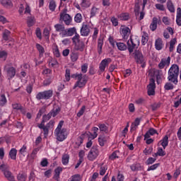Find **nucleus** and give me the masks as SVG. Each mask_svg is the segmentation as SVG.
I'll return each instance as SVG.
<instances>
[{"instance_id": "1", "label": "nucleus", "mask_w": 181, "mask_h": 181, "mask_svg": "<svg viewBox=\"0 0 181 181\" xmlns=\"http://www.w3.org/2000/svg\"><path fill=\"white\" fill-rule=\"evenodd\" d=\"M139 39L129 37V40L127 41L128 50L130 56L134 57L136 63L137 64H141V67H145L146 64H145V58H144V54L142 52L138 49L134 50V49H138L139 47Z\"/></svg>"}, {"instance_id": "2", "label": "nucleus", "mask_w": 181, "mask_h": 181, "mask_svg": "<svg viewBox=\"0 0 181 181\" xmlns=\"http://www.w3.org/2000/svg\"><path fill=\"white\" fill-rule=\"evenodd\" d=\"M56 33H59L61 37H70L74 35L76 28H66L64 24L57 23L54 25Z\"/></svg>"}, {"instance_id": "3", "label": "nucleus", "mask_w": 181, "mask_h": 181, "mask_svg": "<svg viewBox=\"0 0 181 181\" xmlns=\"http://www.w3.org/2000/svg\"><path fill=\"white\" fill-rule=\"evenodd\" d=\"M71 78L76 80L73 87L74 90H76V88H84L88 81V76L87 75H83V74L78 72L71 74Z\"/></svg>"}, {"instance_id": "4", "label": "nucleus", "mask_w": 181, "mask_h": 181, "mask_svg": "<svg viewBox=\"0 0 181 181\" xmlns=\"http://www.w3.org/2000/svg\"><path fill=\"white\" fill-rule=\"evenodd\" d=\"M64 124V121L61 120L54 130V135L59 142H63V141L67 139V136H69V131L67 129L63 128Z\"/></svg>"}, {"instance_id": "5", "label": "nucleus", "mask_w": 181, "mask_h": 181, "mask_svg": "<svg viewBox=\"0 0 181 181\" xmlns=\"http://www.w3.org/2000/svg\"><path fill=\"white\" fill-rule=\"evenodd\" d=\"M179 77V66L177 64H173L168 70V80L170 81L175 86H177L179 81L177 80Z\"/></svg>"}, {"instance_id": "6", "label": "nucleus", "mask_w": 181, "mask_h": 181, "mask_svg": "<svg viewBox=\"0 0 181 181\" xmlns=\"http://www.w3.org/2000/svg\"><path fill=\"white\" fill-rule=\"evenodd\" d=\"M0 170L4 173V177L8 181H15V176L12 174V172L9 170V165L6 164L0 165Z\"/></svg>"}, {"instance_id": "7", "label": "nucleus", "mask_w": 181, "mask_h": 181, "mask_svg": "<svg viewBox=\"0 0 181 181\" xmlns=\"http://www.w3.org/2000/svg\"><path fill=\"white\" fill-rule=\"evenodd\" d=\"M4 71L6 73L8 80H12V78H14L16 76V68L9 64H6L4 66Z\"/></svg>"}, {"instance_id": "8", "label": "nucleus", "mask_w": 181, "mask_h": 181, "mask_svg": "<svg viewBox=\"0 0 181 181\" xmlns=\"http://www.w3.org/2000/svg\"><path fill=\"white\" fill-rule=\"evenodd\" d=\"M53 97V90H44L36 95V100H50Z\"/></svg>"}, {"instance_id": "9", "label": "nucleus", "mask_w": 181, "mask_h": 181, "mask_svg": "<svg viewBox=\"0 0 181 181\" xmlns=\"http://www.w3.org/2000/svg\"><path fill=\"white\" fill-rule=\"evenodd\" d=\"M98 155H100L98 146H93L88 154V159L91 161L95 160L96 158H98Z\"/></svg>"}, {"instance_id": "10", "label": "nucleus", "mask_w": 181, "mask_h": 181, "mask_svg": "<svg viewBox=\"0 0 181 181\" xmlns=\"http://www.w3.org/2000/svg\"><path fill=\"white\" fill-rule=\"evenodd\" d=\"M119 33L124 40H128L129 35H131V29L127 25H121L119 28Z\"/></svg>"}, {"instance_id": "11", "label": "nucleus", "mask_w": 181, "mask_h": 181, "mask_svg": "<svg viewBox=\"0 0 181 181\" xmlns=\"http://www.w3.org/2000/svg\"><path fill=\"white\" fill-rule=\"evenodd\" d=\"M156 88V84L155 83V78H151L149 79V84L147 86L148 95H155Z\"/></svg>"}, {"instance_id": "12", "label": "nucleus", "mask_w": 181, "mask_h": 181, "mask_svg": "<svg viewBox=\"0 0 181 181\" xmlns=\"http://www.w3.org/2000/svg\"><path fill=\"white\" fill-rule=\"evenodd\" d=\"M112 62V59H111V58H106L103 59L99 64V70L102 73H104V71H105V67L108 66L110 63H111Z\"/></svg>"}, {"instance_id": "13", "label": "nucleus", "mask_w": 181, "mask_h": 181, "mask_svg": "<svg viewBox=\"0 0 181 181\" xmlns=\"http://www.w3.org/2000/svg\"><path fill=\"white\" fill-rule=\"evenodd\" d=\"M60 21H63L66 25V26H69L70 23H71V16L67 13H62L60 14Z\"/></svg>"}, {"instance_id": "14", "label": "nucleus", "mask_w": 181, "mask_h": 181, "mask_svg": "<svg viewBox=\"0 0 181 181\" xmlns=\"http://www.w3.org/2000/svg\"><path fill=\"white\" fill-rule=\"evenodd\" d=\"M158 135V131L154 128H150L146 133L144 134V141H146L148 138H151V136H153V135Z\"/></svg>"}, {"instance_id": "15", "label": "nucleus", "mask_w": 181, "mask_h": 181, "mask_svg": "<svg viewBox=\"0 0 181 181\" xmlns=\"http://www.w3.org/2000/svg\"><path fill=\"white\" fill-rule=\"evenodd\" d=\"M170 64V57L168 58H163L160 63L158 64V69H165V66H169Z\"/></svg>"}, {"instance_id": "16", "label": "nucleus", "mask_w": 181, "mask_h": 181, "mask_svg": "<svg viewBox=\"0 0 181 181\" xmlns=\"http://www.w3.org/2000/svg\"><path fill=\"white\" fill-rule=\"evenodd\" d=\"M98 127L99 128L100 132H102L103 134H108V124L107 123H99L98 124Z\"/></svg>"}, {"instance_id": "17", "label": "nucleus", "mask_w": 181, "mask_h": 181, "mask_svg": "<svg viewBox=\"0 0 181 181\" xmlns=\"http://www.w3.org/2000/svg\"><path fill=\"white\" fill-rule=\"evenodd\" d=\"M90 35V28L87 25H83L81 28V36L87 37Z\"/></svg>"}, {"instance_id": "18", "label": "nucleus", "mask_w": 181, "mask_h": 181, "mask_svg": "<svg viewBox=\"0 0 181 181\" xmlns=\"http://www.w3.org/2000/svg\"><path fill=\"white\" fill-rule=\"evenodd\" d=\"M107 139H108V137L106 136L105 134H100L98 139L100 146H104Z\"/></svg>"}, {"instance_id": "19", "label": "nucleus", "mask_w": 181, "mask_h": 181, "mask_svg": "<svg viewBox=\"0 0 181 181\" xmlns=\"http://www.w3.org/2000/svg\"><path fill=\"white\" fill-rule=\"evenodd\" d=\"M63 172V168L62 167H57L54 169V175L53 176V179L57 181H59L60 179V173Z\"/></svg>"}, {"instance_id": "20", "label": "nucleus", "mask_w": 181, "mask_h": 181, "mask_svg": "<svg viewBox=\"0 0 181 181\" xmlns=\"http://www.w3.org/2000/svg\"><path fill=\"white\" fill-rule=\"evenodd\" d=\"M163 41L162 38H158L155 42V47L156 50H162L163 49Z\"/></svg>"}, {"instance_id": "21", "label": "nucleus", "mask_w": 181, "mask_h": 181, "mask_svg": "<svg viewBox=\"0 0 181 181\" xmlns=\"http://www.w3.org/2000/svg\"><path fill=\"white\" fill-rule=\"evenodd\" d=\"M12 108L13 110H17L18 111H21L22 114H25L26 112V110H25V108H23V107H22V105H21V103H13Z\"/></svg>"}, {"instance_id": "22", "label": "nucleus", "mask_w": 181, "mask_h": 181, "mask_svg": "<svg viewBox=\"0 0 181 181\" xmlns=\"http://www.w3.org/2000/svg\"><path fill=\"white\" fill-rule=\"evenodd\" d=\"M158 18L154 17L153 18L152 22L150 25V29L152 30V32H155V30L158 28Z\"/></svg>"}, {"instance_id": "23", "label": "nucleus", "mask_w": 181, "mask_h": 181, "mask_svg": "<svg viewBox=\"0 0 181 181\" xmlns=\"http://www.w3.org/2000/svg\"><path fill=\"white\" fill-rule=\"evenodd\" d=\"M16 155H18V150L15 148H12L8 153L9 158H11L12 160H16Z\"/></svg>"}, {"instance_id": "24", "label": "nucleus", "mask_w": 181, "mask_h": 181, "mask_svg": "<svg viewBox=\"0 0 181 181\" xmlns=\"http://www.w3.org/2000/svg\"><path fill=\"white\" fill-rule=\"evenodd\" d=\"M160 145L163 146V149H166V146L169 145V136L165 135L160 141Z\"/></svg>"}, {"instance_id": "25", "label": "nucleus", "mask_w": 181, "mask_h": 181, "mask_svg": "<svg viewBox=\"0 0 181 181\" xmlns=\"http://www.w3.org/2000/svg\"><path fill=\"white\" fill-rule=\"evenodd\" d=\"M130 168L132 172H138L139 170H143L144 167L141 165V163H134L130 166Z\"/></svg>"}, {"instance_id": "26", "label": "nucleus", "mask_w": 181, "mask_h": 181, "mask_svg": "<svg viewBox=\"0 0 181 181\" xmlns=\"http://www.w3.org/2000/svg\"><path fill=\"white\" fill-rule=\"evenodd\" d=\"M35 47L39 52V57H40V58L43 57V55L45 54V47H43V46L40 45V44H39V43H37L35 45Z\"/></svg>"}, {"instance_id": "27", "label": "nucleus", "mask_w": 181, "mask_h": 181, "mask_svg": "<svg viewBox=\"0 0 181 181\" xmlns=\"http://www.w3.org/2000/svg\"><path fill=\"white\" fill-rule=\"evenodd\" d=\"M141 124V119L136 118L134 122L131 124V131H136L138 126Z\"/></svg>"}, {"instance_id": "28", "label": "nucleus", "mask_w": 181, "mask_h": 181, "mask_svg": "<svg viewBox=\"0 0 181 181\" xmlns=\"http://www.w3.org/2000/svg\"><path fill=\"white\" fill-rule=\"evenodd\" d=\"M69 160L70 155H69L68 153L63 154L62 159V165H64V166H67V165H69Z\"/></svg>"}, {"instance_id": "29", "label": "nucleus", "mask_w": 181, "mask_h": 181, "mask_svg": "<svg viewBox=\"0 0 181 181\" xmlns=\"http://www.w3.org/2000/svg\"><path fill=\"white\" fill-rule=\"evenodd\" d=\"M116 46L118 50H120L121 52H125V50L128 49V45L127 46V45L123 42H116Z\"/></svg>"}, {"instance_id": "30", "label": "nucleus", "mask_w": 181, "mask_h": 181, "mask_svg": "<svg viewBox=\"0 0 181 181\" xmlns=\"http://www.w3.org/2000/svg\"><path fill=\"white\" fill-rule=\"evenodd\" d=\"M104 45V40L103 38H98V53L101 54L103 53V45Z\"/></svg>"}, {"instance_id": "31", "label": "nucleus", "mask_w": 181, "mask_h": 181, "mask_svg": "<svg viewBox=\"0 0 181 181\" xmlns=\"http://www.w3.org/2000/svg\"><path fill=\"white\" fill-rule=\"evenodd\" d=\"M117 18H119L120 21H129V18H131V16H129V13H122L117 16Z\"/></svg>"}, {"instance_id": "32", "label": "nucleus", "mask_w": 181, "mask_h": 181, "mask_svg": "<svg viewBox=\"0 0 181 181\" xmlns=\"http://www.w3.org/2000/svg\"><path fill=\"white\" fill-rule=\"evenodd\" d=\"M75 46V48L76 49V50H79L80 52H83V50H84V42H83V41H78V42H76V44H74Z\"/></svg>"}, {"instance_id": "33", "label": "nucleus", "mask_w": 181, "mask_h": 181, "mask_svg": "<svg viewBox=\"0 0 181 181\" xmlns=\"http://www.w3.org/2000/svg\"><path fill=\"white\" fill-rule=\"evenodd\" d=\"M167 8L171 13H175V5H173V2H172V0H168Z\"/></svg>"}, {"instance_id": "34", "label": "nucleus", "mask_w": 181, "mask_h": 181, "mask_svg": "<svg viewBox=\"0 0 181 181\" xmlns=\"http://www.w3.org/2000/svg\"><path fill=\"white\" fill-rule=\"evenodd\" d=\"M176 23L178 26H181V8H180V7H178L177 8Z\"/></svg>"}, {"instance_id": "35", "label": "nucleus", "mask_w": 181, "mask_h": 181, "mask_svg": "<svg viewBox=\"0 0 181 181\" xmlns=\"http://www.w3.org/2000/svg\"><path fill=\"white\" fill-rule=\"evenodd\" d=\"M61 110L60 107L54 106L53 109L49 112V114H51L52 117H56V115L60 112Z\"/></svg>"}, {"instance_id": "36", "label": "nucleus", "mask_w": 181, "mask_h": 181, "mask_svg": "<svg viewBox=\"0 0 181 181\" xmlns=\"http://www.w3.org/2000/svg\"><path fill=\"white\" fill-rule=\"evenodd\" d=\"M74 35H75L73 37H72V43L74 45H76L77 42H80V35L78 33H77V30L75 28V32L74 33Z\"/></svg>"}, {"instance_id": "37", "label": "nucleus", "mask_w": 181, "mask_h": 181, "mask_svg": "<svg viewBox=\"0 0 181 181\" xmlns=\"http://www.w3.org/2000/svg\"><path fill=\"white\" fill-rule=\"evenodd\" d=\"M1 4L5 8H11V6H13V4L11 0H1Z\"/></svg>"}, {"instance_id": "38", "label": "nucleus", "mask_w": 181, "mask_h": 181, "mask_svg": "<svg viewBox=\"0 0 181 181\" xmlns=\"http://www.w3.org/2000/svg\"><path fill=\"white\" fill-rule=\"evenodd\" d=\"M6 103H8V100H6V96L5 94L1 93L0 94V105L1 107H4L6 105Z\"/></svg>"}, {"instance_id": "39", "label": "nucleus", "mask_w": 181, "mask_h": 181, "mask_svg": "<svg viewBox=\"0 0 181 181\" xmlns=\"http://www.w3.org/2000/svg\"><path fill=\"white\" fill-rule=\"evenodd\" d=\"M149 40V36H148V33H144L141 36V45L145 46L148 43V40Z\"/></svg>"}, {"instance_id": "40", "label": "nucleus", "mask_w": 181, "mask_h": 181, "mask_svg": "<svg viewBox=\"0 0 181 181\" xmlns=\"http://www.w3.org/2000/svg\"><path fill=\"white\" fill-rule=\"evenodd\" d=\"M92 131H93V134H90L92 136V139H95V138H97V136H98V131H100V128L97 127H93L92 128Z\"/></svg>"}, {"instance_id": "41", "label": "nucleus", "mask_w": 181, "mask_h": 181, "mask_svg": "<svg viewBox=\"0 0 181 181\" xmlns=\"http://www.w3.org/2000/svg\"><path fill=\"white\" fill-rule=\"evenodd\" d=\"M135 16L136 19H138V21H142V19H144V18H145V12L141 11L139 13V11H135Z\"/></svg>"}, {"instance_id": "42", "label": "nucleus", "mask_w": 181, "mask_h": 181, "mask_svg": "<svg viewBox=\"0 0 181 181\" xmlns=\"http://www.w3.org/2000/svg\"><path fill=\"white\" fill-rule=\"evenodd\" d=\"M9 36H11V31L5 30L3 33V39L7 42V40H9Z\"/></svg>"}, {"instance_id": "43", "label": "nucleus", "mask_w": 181, "mask_h": 181, "mask_svg": "<svg viewBox=\"0 0 181 181\" xmlns=\"http://www.w3.org/2000/svg\"><path fill=\"white\" fill-rule=\"evenodd\" d=\"M176 38H174L170 41L169 52H172L175 49V45H176Z\"/></svg>"}, {"instance_id": "44", "label": "nucleus", "mask_w": 181, "mask_h": 181, "mask_svg": "<svg viewBox=\"0 0 181 181\" xmlns=\"http://www.w3.org/2000/svg\"><path fill=\"white\" fill-rule=\"evenodd\" d=\"M49 67H53L54 69H56V67H59V62L57 60L52 59L49 63Z\"/></svg>"}, {"instance_id": "45", "label": "nucleus", "mask_w": 181, "mask_h": 181, "mask_svg": "<svg viewBox=\"0 0 181 181\" xmlns=\"http://www.w3.org/2000/svg\"><path fill=\"white\" fill-rule=\"evenodd\" d=\"M53 82V78H52V76L46 78L43 81V86H50L52 83Z\"/></svg>"}, {"instance_id": "46", "label": "nucleus", "mask_w": 181, "mask_h": 181, "mask_svg": "<svg viewBox=\"0 0 181 181\" xmlns=\"http://www.w3.org/2000/svg\"><path fill=\"white\" fill-rule=\"evenodd\" d=\"M160 166V163H159L153 164L148 168L147 172H151V170H156V169H158V168H159Z\"/></svg>"}, {"instance_id": "47", "label": "nucleus", "mask_w": 181, "mask_h": 181, "mask_svg": "<svg viewBox=\"0 0 181 181\" xmlns=\"http://www.w3.org/2000/svg\"><path fill=\"white\" fill-rule=\"evenodd\" d=\"M173 88H175V86H173V84H172L170 82H167L164 86V89L167 91L173 90Z\"/></svg>"}, {"instance_id": "48", "label": "nucleus", "mask_w": 181, "mask_h": 181, "mask_svg": "<svg viewBox=\"0 0 181 181\" xmlns=\"http://www.w3.org/2000/svg\"><path fill=\"white\" fill-rule=\"evenodd\" d=\"M74 21L76 23H81V21H83V16H81V13L76 14Z\"/></svg>"}, {"instance_id": "49", "label": "nucleus", "mask_w": 181, "mask_h": 181, "mask_svg": "<svg viewBox=\"0 0 181 181\" xmlns=\"http://www.w3.org/2000/svg\"><path fill=\"white\" fill-rule=\"evenodd\" d=\"M39 151H40V148L39 147L35 148L33 150L30 154L31 159H35V158H36V155H37V152H39Z\"/></svg>"}, {"instance_id": "50", "label": "nucleus", "mask_w": 181, "mask_h": 181, "mask_svg": "<svg viewBox=\"0 0 181 181\" xmlns=\"http://www.w3.org/2000/svg\"><path fill=\"white\" fill-rule=\"evenodd\" d=\"M135 104L137 105H143V104H145V98H139L135 100Z\"/></svg>"}, {"instance_id": "51", "label": "nucleus", "mask_w": 181, "mask_h": 181, "mask_svg": "<svg viewBox=\"0 0 181 181\" xmlns=\"http://www.w3.org/2000/svg\"><path fill=\"white\" fill-rule=\"evenodd\" d=\"M49 11H52V12L54 11L56 9V1L53 0L49 2Z\"/></svg>"}, {"instance_id": "52", "label": "nucleus", "mask_w": 181, "mask_h": 181, "mask_svg": "<svg viewBox=\"0 0 181 181\" xmlns=\"http://www.w3.org/2000/svg\"><path fill=\"white\" fill-rule=\"evenodd\" d=\"M97 13H98V8L93 7L90 11V18H94Z\"/></svg>"}, {"instance_id": "53", "label": "nucleus", "mask_w": 181, "mask_h": 181, "mask_svg": "<svg viewBox=\"0 0 181 181\" xmlns=\"http://www.w3.org/2000/svg\"><path fill=\"white\" fill-rule=\"evenodd\" d=\"M156 162V158H153L152 157H149L146 162V165H153Z\"/></svg>"}, {"instance_id": "54", "label": "nucleus", "mask_w": 181, "mask_h": 181, "mask_svg": "<svg viewBox=\"0 0 181 181\" xmlns=\"http://www.w3.org/2000/svg\"><path fill=\"white\" fill-rule=\"evenodd\" d=\"M153 152V148L148 147V148H145L143 151L144 155H151Z\"/></svg>"}, {"instance_id": "55", "label": "nucleus", "mask_w": 181, "mask_h": 181, "mask_svg": "<svg viewBox=\"0 0 181 181\" xmlns=\"http://www.w3.org/2000/svg\"><path fill=\"white\" fill-rule=\"evenodd\" d=\"M85 111H86V105H83V106L81 107L79 112L77 113V115H76L77 117H78V118H80V117L83 115Z\"/></svg>"}, {"instance_id": "56", "label": "nucleus", "mask_w": 181, "mask_h": 181, "mask_svg": "<svg viewBox=\"0 0 181 181\" xmlns=\"http://www.w3.org/2000/svg\"><path fill=\"white\" fill-rule=\"evenodd\" d=\"M102 5L105 8H108V6H111V0H102Z\"/></svg>"}, {"instance_id": "57", "label": "nucleus", "mask_w": 181, "mask_h": 181, "mask_svg": "<svg viewBox=\"0 0 181 181\" xmlns=\"http://www.w3.org/2000/svg\"><path fill=\"white\" fill-rule=\"evenodd\" d=\"M71 75H70V69H66L65 72V80L66 81H70V78Z\"/></svg>"}, {"instance_id": "58", "label": "nucleus", "mask_w": 181, "mask_h": 181, "mask_svg": "<svg viewBox=\"0 0 181 181\" xmlns=\"http://www.w3.org/2000/svg\"><path fill=\"white\" fill-rule=\"evenodd\" d=\"M157 155H158V156H165L166 155V152L163 150V148H158Z\"/></svg>"}, {"instance_id": "59", "label": "nucleus", "mask_w": 181, "mask_h": 181, "mask_svg": "<svg viewBox=\"0 0 181 181\" xmlns=\"http://www.w3.org/2000/svg\"><path fill=\"white\" fill-rule=\"evenodd\" d=\"M71 60L73 62H75L76 60H78V53H72L71 54Z\"/></svg>"}, {"instance_id": "60", "label": "nucleus", "mask_w": 181, "mask_h": 181, "mask_svg": "<svg viewBox=\"0 0 181 181\" xmlns=\"http://www.w3.org/2000/svg\"><path fill=\"white\" fill-rule=\"evenodd\" d=\"M35 35L40 40H42V31L40 30V28H36Z\"/></svg>"}, {"instance_id": "61", "label": "nucleus", "mask_w": 181, "mask_h": 181, "mask_svg": "<svg viewBox=\"0 0 181 181\" xmlns=\"http://www.w3.org/2000/svg\"><path fill=\"white\" fill-rule=\"evenodd\" d=\"M18 181H26V175L25 174H18L17 176Z\"/></svg>"}, {"instance_id": "62", "label": "nucleus", "mask_w": 181, "mask_h": 181, "mask_svg": "<svg viewBox=\"0 0 181 181\" xmlns=\"http://www.w3.org/2000/svg\"><path fill=\"white\" fill-rule=\"evenodd\" d=\"M49 127L47 126L41 129L43 130V132H44V138H47V136H49Z\"/></svg>"}, {"instance_id": "63", "label": "nucleus", "mask_w": 181, "mask_h": 181, "mask_svg": "<svg viewBox=\"0 0 181 181\" xmlns=\"http://www.w3.org/2000/svg\"><path fill=\"white\" fill-rule=\"evenodd\" d=\"M156 9H158V11H165V6H163V4H162V3L160 4H156L155 5Z\"/></svg>"}, {"instance_id": "64", "label": "nucleus", "mask_w": 181, "mask_h": 181, "mask_svg": "<svg viewBox=\"0 0 181 181\" xmlns=\"http://www.w3.org/2000/svg\"><path fill=\"white\" fill-rule=\"evenodd\" d=\"M53 54L55 57H60V51H59V47H56L53 49Z\"/></svg>"}]
</instances>
